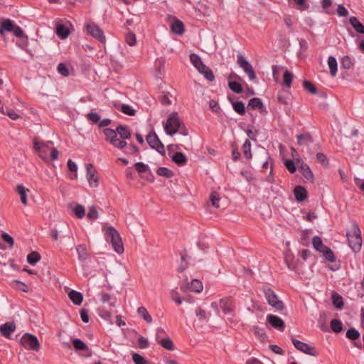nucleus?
I'll use <instances>...</instances> for the list:
<instances>
[{
	"label": "nucleus",
	"instance_id": "1",
	"mask_svg": "<svg viewBox=\"0 0 364 364\" xmlns=\"http://www.w3.org/2000/svg\"><path fill=\"white\" fill-rule=\"evenodd\" d=\"M103 133L105 135V140L109 141L113 146L122 149L127 146L126 139L132 136L130 129L125 125H118L115 130L110 128H105Z\"/></svg>",
	"mask_w": 364,
	"mask_h": 364
},
{
	"label": "nucleus",
	"instance_id": "2",
	"mask_svg": "<svg viewBox=\"0 0 364 364\" xmlns=\"http://www.w3.org/2000/svg\"><path fill=\"white\" fill-rule=\"evenodd\" d=\"M348 245L355 253L360 252L362 247L361 230L356 223H353L346 232Z\"/></svg>",
	"mask_w": 364,
	"mask_h": 364
},
{
	"label": "nucleus",
	"instance_id": "3",
	"mask_svg": "<svg viewBox=\"0 0 364 364\" xmlns=\"http://www.w3.org/2000/svg\"><path fill=\"white\" fill-rule=\"evenodd\" d=\"M105 237L107 242L110 243L116 252H124V245L119 232L113 227L105 228Z\"/></svg>",
	"mask_w": 364,
	"mask_h": 364
},
{
	"label": "nucleus",
	"instance_id": "4",
	"mask_svg": "<svg viewBox=\"0 0 364 364\" xmlns=\"http://www.w3.org/2000/svg\"><path fill=\"white\" fill-rule=\"evenodd\" d=\"M183 122L181 120L178 112H173L168 116L164 129L168 135L173 136L178 132L182 125Z\"/></svg>",
	"mask_w": 364,
	"mask_h": 364
},
{
	"label": "nucleus",
	"instance_id": "5",
	"mask_svg": "<svg viewBox=\"0 0 364 364\" xmlns=\"http://www.w3.org/2000/svg\"><path fill=\"white\" fill-rule=\"evenodd\" d=\"M33 149L38 156L44 161H48L49 159L48 151L50 150L51 146L53 145L52 141H40L35 137L33 140Z\"/></svg>",
	"mask_w": 364,
	"mask_h": 364
},
{
	"label": "nucleus",
	"instance_id": "6",
	"mask_svg": "<svg viewBox=\"0 0 364 364\" xmlns=\"http://www.w3.org/2000/svg\"><path fill=\"white\" fill-rule=\"evenodd\" d=\"M262 290L264 294V296L267 301V303L274 309L278 311H282L284 308V305L282 301L279 300L275 292L269 287L264 286Z\"/></svg>",
	"mask_w": 364,
	"mask_h": 364
},
{
	"label": "nucleus",
	"instance_id": "7",
	"mask_svg": "<svg viewBox=\"0 0 364 364\" xmlns=\"http://www.w3.org/2000/svg\"><path fill=\"white\" fill-rule=\"evenodd\" d=\"M21 344L26 349L36 352L39 351L41 348L38 338L29 333H24L21 338Z\"/></svg>",
	"mask_w": 364,
	"mask_h": 364
},
{
	"label": "nucleus",
	"instance_id": "8",
	"mask_svg": "<svg viewBox=\"0 0 364 364\" xmlns=\"http://www.w3.org/2000/svg\"><path fill=\"white\" fill-rule=\"evenodd\" d=\"M146 140L151 149H155L161 156H165L164 146L154 129L146 135Z\"/></svg>",
	"mask_w": 364,
	"mask_h": 364
},
{
	"label": "nucleus",
	"instance_id": "9",
	"mask_svg": "<svg viewBox=\"0 0 364 364\" xmlns=\"http://www.w3.org/2000/svg\"><path fill=\"white\" fill-rule=\"evenodd\" d=\"M291 340L293 345L298 350L312 356H317L318 355V353L314 346L299 341L294 337H291Z\"/></svg>",
	"mask_w": 364,
	"mask_h": 364
},
{
	"label": "nucleus",
	"instance_id": "10",
	"mask_svg": "<svg viewBox=\"0 0 364 364\" xmlns=\"http://www.w3.org/2000/svg\"><path fill=\"white\" fill-rule=\"evenodd\" d=\"M237 64L244 70V72L248 75L250 80L254 81L256 80L257 76L252 65L245 59V58L241 55H237Z\"/></svg>",
	"mask_w": 364,
	"mask_h": 364
},
{
	"label": "nucleus",
	"instance_id": "11",
	"mask_svg": "<svg viewBox=\"0 0 364 364\" xmlns=\"http://www.w3.org/2000/svg\"><path fill=\"white\" fill-rule=\"evenodd\" d=\"M86 30L88 34L99 41L102 43L106 41L103 31L95 23H87Z\"/></svg>",
	"mask_w": 364,
	"mask_h": 364
},
{
	"label": "nucleus",
	"instance_id": "12",
	"mask_svg": "<svg viewBox=\"0 0 364 364\" xmlns=\"http://www.w3.org/2000/svg\"><path fill=\"white\" fill-rule=\"evenodd\" d=\"M299 172L309 181L314 183V176L309 166L305 164L302 159H297L296 161Z\"/></svg>",
	"mask_w": 364,
	"mask_h": 364
},
{
	"label": "nucleus",
	"instance_id": "13",
	"mask_svg": "<svg viewBox=\"0 0 364 364\" xmlns=\"http://www.w3.org/2000/svg\"><path fill=\"white\" fill-rule=\"evenodd\" d=\"M86 177L89 184L92 187H97L99 185V180L97 172L92 164H86Z\"/></svg>",
	"mask_w": 364,
	"mask_h": 364
},
{
	"label": "nucleus",
	"instance_id": "14",
	"mask_svg": "<svg viewBox=\"0 0 364 364\" xmlns=\"http://www.w3.org/2000/svg\"><path fill=\"white\" fill-rule=\"evenodd\" d=\"M267 321L274 328L284 331L285 324L284 321L277 316L273 314H268L267 316Z\"/></svg>",
	"mask_w": 364,
	"mask_h": 364
},
{
	"label": "nucleus",
	"instance_id": "15",
	"mask_svg": "<svg viewBox=\"0 0 364 364\" xmlns=\"http://www.w3.org/2000/svg\"><path fill=\"white\" fill-rule=\"evenodd\" d=\"M247 108L251 109H259L260 113L264 115L267 114V110L265 106L263 105L262 100L259 97H253L249 100Z\"/></svg>",
	"mask_w": 364,
	"mask_h": 364
},
{
	"label": "nucleus",
	"instance_id": "16",
	"mask_svg": "<svg viewBox=\"0 0 364 364\" xmlns=\"http://www.w3.org/2000/svg\"><path fill=\"white\" fill-rule=\"evenodd\" d=\"M219 305L225 314L231 313L234 309L233 299L230 296L221 299Z\"/></svg>",
	"mask_w": 364,
	"mask_h": 364
},
{
	"label": "nucleus",
	"instance_id": "17",
	"mask_svg": "<svg viewBox=\"0 0 364 364\" xmlns=\"http://www.w3.org/2000/svg\"><path fill=\"white\" fill-rule=\"evenodd\" d=\"M16 324L14 322H6L0 326V333L6 338H10L11 335L16 330Z\"/></svg>",
	"mask_w": 364,
	"mask_h": 364
},
{
	"label": "nucleus",
	"instance_id": "18",
	"mask_svg": "<svg viewBox=\"0 0 364 364\" xmlns=\"http://www.w3.org/2000/svg\"><path fill=\"white\" fill-rule=\"evenodd\" d=\"M297 144L301 146L309 147L314 143V139L310 133L306 132L296 136Z\"/></svg>",
	"mask_w": 364,
	"mask_h": 364
},
{
	"label": "nucleus",
	"instance_id": "19",
	"mask_svg": "<svg viewBox=\"0 0 364 364\" xmlns=\"http://www.w3.org/2000/svg\"><path fill=\"white\" fill-rule=\"evenodd\" d=\"M203 284L199 279H193L190 284H187L186 287H181V289L184 291L188 289L191 291L200 293L203 291Z\"/></svg>",
	"mask_w": 364,
	"mask_h": 364
},
{
	"label": "nucleus",
	"instance_id": "20",
	"mask_svg": "<svg viewBox=\"0 0 364 364\" xmlns=\"http://www.w3.org/2000/svg\"><path fill=\"white\" fill-rule=\"evenodd\" d=\"M294 194L295 199L297 202L304 201L308 196V193L306 188L301 186H296L294 189Z\"/></svg>",
	"mask_w": 364,
	"mask_h": 364
},
{
	"label": "nucleus",
	"instance_id": "21",
	"mask_svg": "<svg viewBox=\"0 0 364 364\" xmlns=\"http://www.w3.org/2000/svg\"><path fill=\"white\" fill-rule=\"evenodd\" d=\"M55 33L60 38L65 39L69 36L70 31L66 25L60 23L56 26Z\"/></svg>",
	"mask_w": 364,
	"mask_h": 364
},
{
	"label": "nucleus",
	"instance_id": "22",
	"mask_svg": "<svg viewBox=\"0 0 364 364\" xmlns=\"http://www.w3.org/2000/svg\"><path fill=\"white\" fill-rule=\"evenodd\" d=\"M68 297L75 305H80L83 301L82 294L75 290H71L68 293Z\"/></svg>",
	"mask_w": 364,
	"mask_h": 364
},
{
	"label": "nucleus",
	"instance_id": "23",
	"mask_svg": "<svg viewBox=\"0 0 364 364\" xmlns=\"http://www.w3.org/2000/svg\"><path fill=\"white\" fill-rule=\"evenodd\" d=\"M172 161L179 166H183L187 164L186 155L181 152H176L171 157Z\"/></svg>",
	"mask_w": 364,
	"mask_h": 364
},
{
	"label": "nucleus",
	"instance_id": "24",
	"mask_svg": "<svg viewBox=\"0 0 364 364\" xmlns=\"http://www.w3.org/2000/svg\"><path fill=\"white\" fill-rule=\"evenodd\" d=\"M16 191L20 196L21 201L23 205L27 204V193L29 190L23 186L22 184H18Z\"/></svg>",
	"mask_w": 364,
	"mask_h": 364
},
{
	"label": "nucleus",
	"instance_id": "25",
	"mask_svg": "<svg viewBox=\"0 0 364 364\" xmlns=\"http://www.w3.org/2000/svg\"><path fill=\"white\" fill-rule=\"evenodd\" d=\"M171 28L172 32L178 35H182L185 31L183 23L180 20H176L173 21L171 24Z\"/></svg>",
	"mask_w": 364,
	"mask_h": 364
},
{
	"label": "nucleus",
	"instance_id": "26",
	"mask_svg": "<svg viewBox=\"0 0 364 364\" xmlns=\"http://www.w3.org/2000/svg\"><path fill=\"white\" fill-rule=\"evenodd\" d=\"M349 22L358 33H364V26L358 21L355 16H351L349 18Z\"/></svg>",
	"mask_w": 364,
	"mask_h": 364
},
{
	"label": "nucleus",
	"instance_id": "27",
	"mask_svg": "<svg viewBox=\"0 0 364 364\" xmlns=\"http://www.w3.org/2000/svg\"><path fill=\"white\" fill-rule=\"evenodd\" d=\"M78 259L80 261L83 262L88 257L87 247L85 245H79L76 247Z\"/></svg>",
	"mask_w": 364,
	"mask_h": 364
},
{
	"label": "nucleus",
	"instance_id": "28",
	"mask_svg": "<svg viewBox=\"0 0 364 364\" xmlns=\"http://www.w3.org/2000/svg\"><path fill=\"white\" fill-rule=\"evenodd\" d=\"M328 65L331 76L335 77L338 70V63L336 58L333 56H329L328 58Z\"/></svg>",
	"mask_w": 364,
	"mask_h": 364
},
{
	"label": "nucleus",
	"instance_id": "29",
	"mask_svg": "<svg viewBox=\"0 0 364 364\" xmlns=\"http://www.w3.org/2000/svg\"><path fill=\"white\" fill-rule=\"evenodd\" d=\"M15 23L10 19H4L1 23L0 33L4 31L11 32L15 26Z\"/></svg>",
	"mask_w": 364,
	"mask_h": 364
},
{
	"label": "nucleus",
	"instance_id": "30",
	"mask_svg": "<svg viewBox=\"0 0 364 364\" xmlns=\"http://www.w3.org/2000/svg\"><path fill=\"white\" fill-rule=\"evenodd\" d=\"M190 60L196 69L204 68L205 64L203 63L200 56L197 54L192 53L190 55Z\"/></svg>",
	"mask_w": 364,
	"mask_h": 364
},
{
	"label": "nucleus",
	"instance_id": "31",
	"mask_svg": "<svg viewBox=\"0 0 364 364\" xmlns=\"http://www.w3.org/2000/svg\"><path fill=\"white\" fill-rule=\"evenodd\" d=\"M198 70L199 73H200L201 74L203 75V76L205 77V79H207L208 81H213L215 80V75L212 71V70L208 68V66H206L205 65V67L204 68H200V69H197Z\"/></svg>",
	"mask_w": 364,
	"mask_h": 364
},
{
	"label": "nucleus",
	"instance_id": "32",
	"mask_svg": "<svg viewBox=\"0 0 364 364\" xmlns=\"http://www.w3.org/2000/svg\"><path fill=\"white\" fill-rule=\"evenodd\" d=\"M41 256L37 251H32L27 255V262L31 265H35L38 262L40 261Z\"/></svg>",
	"mask_w": 364,
	"mask_h": 364
},
{
	"label": "nucleus",
	"instance_id": "33",
	"mask_svg": "<svg viewBox=\"0 0 364 364\" xmlns=\"http://www.w3.org/2000/svg\"><path fill=\"white\" fill-rule=\"evenodd\" d=\"M232 108L235 112L240 115H244L245 114V105L242 101H236L232 102Z\"/></svg>",
	"mask_w": 364,
	"mask_h": 364
},
{
	"label": "nucleus",
	"instance_id": "34",
	"mask_svg": "<svg viewBox=\"0 0 364 364\" xmlns=\"http://www.w3.org/2000/svg\"><path fill=\"white\" fill-rule=\"evenodd\" d=\"M312 245H313L314 248L319 252H321L327 247L323 244V242H322L321 237L318 236H314L313 237Z\"/></svg>",
	"mask_w": 364,
	"mask_h": 364
},
{
	"label": "nucleus",
	"instance_id": "35",
	"mask_svg": "<svg viewBox=\"0 0 364 364\" xmlns=\"http://www.w3.org/2000/svg\"><path fill=\"white\" fill-rule=\"evenodd\" d=\"M137 313L139 316H141L146 323H151L152 322V318L145 307H139Z\"/></svg>",
	"mask_w": 364,
	"mask_h": 364
},
{
	"label": "nucleus",
	"instance_id": "36",
	"mask_svg": "<svg viewBox=\"0 0 364 364\" xmlns=\"http://www.w3.org/2000/svg\"><path fill=\"white\" fill-rule=\"evenodd\" d=\"M332 301H333L334 306L336 309H343V307L344 306V303H343V298L341 295H339L337 293L333 294L332 295Z\"/></svg>",
	"mask_w": 364,
	"mask_h": 364
},
{
	"label": "nucleus",
	"instance_id": "37",
	"mask_svg": "<svg viewBox=\"0 0 364 364\" xmlns=\"http://www.w3.org/2000/svg\"><path fill=\"white\" fill-rule=\"evenodd\" d=\"M228 87L233 92L236 94H240L242 92V87L239 82L229 80Z\"/></svg>",
	"mask_w": 364,
	"mask_h": 364
},
{
	"label": "nucleus",
	"instance_id": "38",
	"mask_svg": "<svg viewBox=\"0 0 364 364\" xmlns=\"http://www.w3.org/2000/svg\"><path fill=\"white\" fill-rule=\"evenodd\" d=\"M73 345L76 350H88V346L80 338H74Z\"/></svg>",
	"mask_w": 364,
	"mask_h": 364
},
{
	"label": "nucleus",
	"instance_id": "39",
	"mask_svg": "<svg viewBox=\"0 0 364 364\" xmlns=\"http://www.w3.org/2000/svg\"><path fill=\"white\" fill-rule=\"evenodd\" d=\"M330 325L332 331L335 333H341L343 331V323L339 319H332Z\"/></svg>",
	"mask_w": 364,
	"mask_h": 364
},
{
	"label": "nucleus",
	"instance_id": "40",
	"mask_svg": "<svg viewBox=\"0 0 364 364\" xmlns=\"http://www.w3.org/2000/svg\"><path fill=\"white\" fill-rule=\"evenodd\" d=\"M321 253H322L323 257L331 262H336V256L333 252L328 247H326Z\"/></svg>",
	"mask_w": 364,
	"mask_h": 364
},
{
	"label": "nucleus",
	"instance_id": "41",
	"mask_svg": "<svg viewBox=\"0 0 364 364\" xmlns=\"http://www.w3.org/2000/svg\"><path fill=\"white\" fill-rule=\"evenodd\" d=\"M158 343L164 348L168 350H173L175 349L174 344L170 338L161 339Z\"/></svg>",
	"mask_w": 364,
	"mask_h": 364
},
{
	"label": "nucleus",
	"instance_id": "42",
	"mask_svg": "<svg viewBox=\"0 0 364 364\" xmlns=\"http://www.w3.org/2000/svg\"><path fill=\"white\" fill-rule=\"evenodd\" d=\"M242 151L246 159H250L252 158L251 142L250 141L249 139H246L245 143L243 144Z\"/></svg>",
	"mask_w": 364,
	"mask_h": 364
},
{
	"label": "nucleus",
	"instance_id": "43",
	"mask_svg": "<svg viewBox=\"0 0 364 364\" xmlns=\"http://www.w3.org/2000/svg\"><path fill=\"white\" fill-rule=\"evenodd\" d=\"M360 332L355 328H350L346 334V338L352 341H356L360 338Z\"/></svg>",
	"mask_w": 364,
	"mask_h": 364
},
{
	"label": "nucleus",
	"instance_id": "44",
	"mask_svg": "<svg viewBox=\"0 0 364 364\" xmlns=\"http://www.w3.org/2000/svg\"><path fill=\"white\" fill-rule=\"evenodd\" d=\"M156 173L159 176L170 178L173 176V171L166 167H160L156 170Z\"/></svg>",
	"mask_w": 364,
	"mask_h": 364
},
{
	"label": "nucleus",
	"instance_id": "45",
	"mask_svg": "<svg viewBox=\"0 0 364 364\" xmlns=\"http://www.w3.org/2000/svg\"><path fill=\"white\" fill-rule=\"evenodd\" d=\"M341 68L347 70L351 68L353 66L351 58L348 55H344L341 58Z\"/></svg>",
	"mask_w": 364,
	"mask_h": 364
},
{
	"label": "nucleus",
	"instance_id": "46",
	"mask_svg": "<svg viewBox=\"0 0 364 364\" xmlns=\"http://www.w3.org/2000/svg\"><path fill=\"white\" fill-rule=\"evenodd\" d=\"M292 79H293V74L291 72H289V70H286L284 72V76H283L284 85L287 87H290L291 85Z\"/></svg>",
	"mask_w": 364,
	"mask_h": 364
},
{
	"label": "nucleus",
	"instance_id": "47",
	"mask_svg": "<svg viewBox=\"0 0 364 364\" xmlns=\"http://www.w3.org/2000/svg\"><path fill=\"white\" fill-rule=\"evenodd\" d=\"M303 87L304 88L308 91L309 92H310L311 94H316L317 92V88L315 87V85L311 82L310 81H308V80H304L303 82Z\"/></svg>",
	"mask_w": 364,
	"mask_h": 364
},
{
	"label": "nucleus",
	"instance_id": "48",
	"mask_svg": "<svg viewBox=\"0 0 364 364\" xmlns=\"http://www.w3.org/2000/svg\"><path fill=\"white\" fill-rule=\"evenodd\" d=\"M134 167L139 174L145 173L146 171H150L149 166L144 164L143 162L135 163Z\"/></svg>",
	"mask_w": 364,
	"mask_h": 364
},
{
	"label": "nucleus",
	"instance_id": "49",
	"mask_svg": "<svg viewBox=\"0 0 364 364\" xmlns=\"http://www.w3.org/2000/svg\"><path fill=\"white\" fill-rule=\"evenodd\" d=\"M317 161L321 164L323 166H328L329 162L326 156L323 153H317L316 155Z\"/></svg>",
	"mask_w": 364,
	"mask_h": 364
},
{
	"label": "nucleus",
	"instance_id": "50",
	"mask_svg": "<svg viewBox=\"0 0 364 364\" xmlns=\"http://www.w3.org/2000/svg\"><path fill=\"white\" fill-rule=\"evenodd\" d=\"M120 110L129 116H134L136 114L135 109L128 105L123 104L121 106Z\"/></svg>",
	"mask_w": 364,
	"mask_h": 364
},
{
	"label": "nucleus",
	"instance_id": "51",
	"mask_svg": "<svg viewBox=\"0 0 364 364\" xmlns=\"http://www.w3.org/2000/svg\"><path fill=\"white\" fill-rule=\"evenodd\" d=\"M125 41L130 46H134L136 43V35L132 32H129L125 36Z\"/></svg>",
	"mask_w": 364,
	"mask_h": 364
},
{
	"label": "nucleus",
	"instance_id": "52",
	"mask_svg": "<svg viewBox=\"0 0 364 364\" xmlns=\"http://www.w3.org/2000/svg\"><path fill=\"white\" fill-rule=\"evenodd\" d=\"M284 166L291 173H294L296 171L295 162L291 159H287L284 161Z\"/></svg>",
	"mask_w": 364,
	"mask_h": 364
},
{
	"label": "nucleus",
	"instance_id": "53",
	"mask_svg": "<svg viewBox=\"0 0 364 364\" xmlns=\"http://www.w3.org/2000/svg\"><path fill=\"white\" fill-rule=\"evenodd\" d=\"M74 213L77 218H82L85 215V210L83 205H77L74 208Z\"/></svg>",
	"mask_w": 364,
	"mask_h": 364
},
{
	"label": "nucleus",
	"instance_id": "54",
	"mask_svg": "<svg viewBox=\"0 0 364 364\" xmlns=\"http://www.w3.org/2000/svg\"><path fill=\"white\" fill-rule=\"evenodd\" d=\"M210 199L212 203V205L215 208H218L220 207L219 205V201L220 200V197L219 196V194L216 192H213L210 194Z\"/></svg>",
	"mask_w": 364,
	"mask_h": 364
},
{
	"label": "nucleus",
	"instance_id": "55",
	"mask_svg": "<svg viewBox=\"0 0 364 364\" xmlns=\"http://www.w3.org/2000/svg\"><path fill=\"white\" fill-rule=\"evenodd\" d=\"M86 118L93 124H99L100 117L97 112H90L87 114Z\"/></svg>",
	"mask_w": 364,
	"mask_h": 364
},
{
	"label": "nucleus",
	"instance_id": "56",
	"mask_svg": "<svg viewBox=\"0 0 364 364\" xmlns=\"http://www.w3.org/2000/svg\"><path fill=\"white\" fill-rule=\"evenodd\" d=\"M57 70L59 73H60L62 75L67 77L69 75V70L66 65L63 63H60L58 64L57 67Z\"/></svg>",
	"mask_w": 364,
	"mask_h": 364
},
{
	"label": "nucleus",
	"instance_id": "57",
	"mask_svg": "<svg viewBox=\"0 0 364 364\" xmlns=\"http://www.w3.org/2000/svg\"><path fill=\"white\" fill-rule=\"evenodd\" d=\"M87 216L91 220H95L98 218V213L95 206L92 205L89 208Z\"/></svg>",
	"mask_w": 364,
	"mask_h": 364
},
{
	"label": "nucleus",
	"instance_id": "58",
	"mask_svg": "<svg viewBox=\"0 0 364 364\" xmlns=\"http://www.w3.org/2000/svg\"><path fill=\"white\" fill-rule=\"evenodd\" d=\"M132 359L133 361L135 363V364H147L149 363L143 356L138 353H133L132 355Z\"/></svg>",
	"mask_w": 364,
	"mask_h": 364
},
{
	"label": "nucleus",
	"instance_id": "59",
	"mask_svg": "<svg viewBox=\"0 0 364 364\" xmlns=\"http://www.w3.org/2000/svg\"><path fill=\"white\" fill-rule=\"evenodd\" d=\"M2 240L9 245L10 247H12L14 245V240L13 237L8 233L4 232L1 235Z\"/></svg>",
	"mask_w": 364,
	"mask_h": 364
},
{
	"label": "nucleus",
	"instance_id": "60",
	"mask_svg": "<svg viewBox=\"0 0 364 364\" xmlns=\"http://www.w3.org/2000/svg\"><path fill=\"white\" fill-rule=\"evenodd\" d=\"M124 152L126 154H131V155L139 154V149L135 144H131L129 146L127 150L124 151Z\"/></svg>",
	"mask_w": 364,
	"mask_h": 364
},
{
	"label": "nucleus",
	"instance_id": "61",
	"mask_svg": "<svg viewBox=\"0 0 364 364\" xmlns=\"http://www.w3.org/2000/svg\"><path fill=\"white\" fill-rule=\"evenodd\" d=\"M254 333L258 338L264 339L267 337L266 333L258 326H253Z\"/></svg>",
	"mask_w": 364,
	"mask_h": 364
},
{
	"label": "nucleus",
	"instance_id": "62",
	"mask_svg": "<svg viewBox=\"0 0 364 364\" xmlns=\"http://www.w3.org/2000/svg\"><path fill=\"white\" fill-rule=\"evenodd\" d=\"M337 14L339 16L346 17L348 15V11L342 4H339L337 7Z\"/></svg>",
	"mask_w": 364,
	"mask_h": 364
},
{
	"label": "nucleus",
	"instance_id": "63",
	"mask_svg": "<svg viewBox=\"0 0 364 364\" xmlns=\"http://www.w3.org/2000/svg\"><path fill=\"white\" fill-rule=\"evenodd\" d=\"M171 299L173 301H174L178 305L182 304L183 298H181L178 296V293L176 291H175V290H172L171 291Z\"/></svg>",
	"mask_w": 364,
	"mask_h": 364
},
{
	"label": "nucleus",
	"instance_id": "64",
	"mask_svg": "<svg viewBox=\"0 0 364 364\" xmlns=\"http://www.w3.org/2000/svg\"><path fill=\"white\" fill-rule=\"evenodd\" d=\"M6 115L9 116L11 119L16 120L21 117V116L17 114L15 111H14L12 109H10L9 107H6Z\"/></svg>",
	"mask_w": 364,
	"mask_h": 364
}]
</instances>
